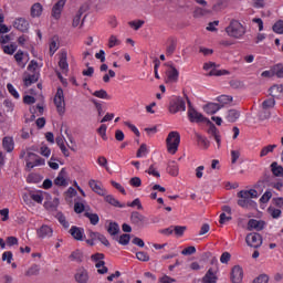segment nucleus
Masks as SVG:
<instances>
[{"label":"nucleus","instance_id":"1","mask_svg":"<svg viewBox=\"0 0 283 283\" xmlns=\"http://www.w3.org/2000/svg\"><path fill=\"white\" fill-rule=\"evenodd\" d=\"M226 33L231 39H242L247 34V28L243 27L238 20L232 19L226 28Z\"/></svg>","mask_w":283,"mask_h":283},{"label":"nucleus","instance_id":"2","mask_svg":"<svg viewBox=\"0 0 283 283\" xmlns=\"http://www.w3.org/2000/svg\"><path fill=\"white\" fill-rule=\"evenodd\" d=\"M167 151L168 154H176L178 151V147H180V133L172 130L168 134L166 138Z\"/></svg>","mask_w":283,"mask_h":283},{"label":"nucleus","instance_id":"3","mask_svg":"<svg viewBox=\"0 0 283 283\" xmlns=\"http://www.w3.org/2000/svg\"><path fill=\"white\" fill-rule=\"evenodd\" d=\"M53 103L56 107L57 114L63 116V114H65V94L63 93L62 87H57Z\"/></svg>","mask_w":283,"mask_h":283},{"label":"nucleus","instance_id":"4","mask_svg":"<svg viewBox=\"0 0 283 283\" xmlns=\"http://www.w3.org/2000/svg\"><path fill=\"white\" fill-rule=\"evenodd\" d=\"M168 109L170 114H178V112H185L187 109V104L182 97L172 96Z\"/></svg>","mask_w":283,"mask_h":283},{"label":"nucleus","instance_id":"5","mask_svg":"<svg viewBox=\"0 0 283 283\" xmlns=\"http://www.w3.org/2000/svg\"><path fill=\"white\" fill-rule=\"evenodd\" d=\"M25 163L28 169H34V167H43V165H45V159L34 153H28Z\"/></svg>","mask_w":283,"mask_h":283},{"label":"nucleus","instance_id":"6","mask_svg":"<svg viewBox=\"0 0 283 283\" xmlns=\"http://www.w3.org/2000/svg\"><path fill=\"white\" fill-rule=\"evenodd\" d=\"M91 260L93 262H96L95 266L97 269V273H99V275H105V273H107L108 269L107 266H105V254L103 253H95L91 256Z\"/></svg>","mask_w":283,"mask_h":283},{"label":"nucleus","instance_id":"7","mask_svg":"<svg viewBox=\"0 0 283 283\" xmlns=\"http://www.w3.org/2000/svg\"><path fill=\"white\" fill-rule=\"evenodd\" d=\"M245 242L252 249H260L262 247V235L258 232H251L245 237Z\"/></svg>","mask_w":283,"mask_h":283},{"label":"nucleus","instance_id":"8","mask_svg":"<svg viewBox=\"0 0 283 283\" xmlns=\"http://www.w3.org/2000/svg\"><path fill=\"white\" fill-rule=\"evenodd\" d=\"M188 117L190 123H205V116L202 113H198V111L191 106V102L188 101Z\"/></svg>","mask_w":283,"mask_h":283},{"label":"nucleus","instance_id":"9","mask_svg":"<svg viewBox=\"0 0 283 283\" xmlns=\"http://www.w3.org/2000/svg\"><path fill=\"white\" fill-rule=\"evenodd\" d=\"M130 222L132 224H135V227L143 228L145 227V224H147V217H145L138 211H133L130 214Z\"/></svg>","mask_w":283,"mask_h":283},{"label":"nucleus","instance_id":"10","mask_svg":"<svg viewBox=\"0 0 283 283\" xmlns=\"http://www.w3.org/2000/svg\"><path fill=\"white\" fill-rule=\"evenodd\" d=\"M65 3H67V0H59L52 8L51 17L59 21L61 19V14L63 12V9L65 8Z\"/></svg>","mask_w":283,"mask_h":283},{"label":"nucleus","instance_id":"11","mask_svg":"<svg viewBox=\"0 0 283 283\" xmlns=\"http://www.w3.org/2000/svg\"><path fill=\"white\" fill-rule=\"evenodd\" d=\"M69 233L77 242H83L85 240V229L76 226H72Z\"/></svg>","mask_w":283,"mask_h":283},{"label":"nucleus","instance_id":"12","mask_svg":"<svg viewBox=\"0 0 283 283\" xmlns=\"http://www.w3.org/2000/svg\"><path fill=\"white\" fill-rule=\"evenodd\" d=\"M243 279H244V271L240 265H234L231 270L232 283H242Z\"/></svg>","mask_w":283,"mask_h":283},{"label":"nucleus","instance_id":"13","mask_svg":"<svg viewBox=\"0 0 283 283\" xmlns=\"http://www.w3.org/2000/svg\"><path fill=\"white\" fill-rule=\"evenodd\" d=\"M36 235L41 240H45V238H52V235H54V230L52 229V227L43 224L36 230Z\"/></svg>","mask_w":283,"mask_h":283},{"label":"nucleus","instance_id":"14","mask_svg":"<svg viewBox=\"0 0 283 283\" xmlns=\"http://www.w3.org/2000/svg\"><path fill=\"white\" fill-rule=\"evenodd\" d=\"M13 28L20 32H28L30 30V22L25 18H17L13 22Z\"/></svg>","mask_w":283,"mask_h":283},{"label":"nucleus","instance_id":"15","mask_svg":"<svg viewBox=\"0 0 283 283\" xmlns=\"http://www.w3.org/2000/svg\"><path fill=\"white\" fill-rule=\"evenodd\" d=\"M266 222L263 220L250 219L248 221V231H262L265 227Z\"/></svg>","mask_w":283,"mask_h":283},{"label":"nucleus","instance_id":"16","mask_svg":"<svg viewBox=\"0 0 283 283\" xmlns=\"http://www.w3.org/2000/svg\"><path fill=\"white\" fill-rule=\"evenodd\" d=\"M202 283H217L218 282V271L210 268L201 280Z\"/></svg>","mask_w":283,"mask_h":283},{"label":"nucleus","instance_id":"17","mask_svg":"<svg viewBox=\"0 0 283 283\" xmlns=\"http://www.w3.org/2000/svg\"><path fill=\"white\" fill-rule=\"evenodd\" d=\"M88 187L92 189V191H94V193H97V196H107V190L101 187V185H98V182L94 179L88 181Z\"/></svg>","mask_w":283,"mask_h":283},{"label":"nucleus","instance_id":"18","mask_svg":"<svg viewBox=\"0 0 283 283\" xmlns=\"http://www.w3.org/2000/svg\"><path fill=\"white\" fill-rule=\"evenodd\" d=\"M166 76L167 83H176L178 81V76H180V73L174 66H169L166 71Z\"/></svg>","mask_w":283,"mask_h":283},{"label":"nucleus","instance_id":"19","mask_svg":"<svg viewBox=\"0 0 283 283\" xmlns=\"http://www.w3.org/2000/svg\"><path fill=\"white\" fill-rule=\"evenodd\" d=\"M90 281V274L87 273V270L80 269L75 273V282L77 283H87Z\"/></svg>","mask_w":283,"mask_h":283},{"label":"nucleus","instance_id":"20","mask_svg":"<svg viewBox=\"0 0 283 283\" xmlns=\"http://www.w3.org/2000/svg\"><path fill=\"white\" fill-rule=\"evenodd\" d=\"M84 12H85V10L83 9V7H81L73 18V21H72L73 28H78L80 25H81V28H83V23H85V19H83L82 21H81V19L83 17Z\"/></svg>","mask_w":283,"mask_h":283},{"label":"nucleus","instance_id":"21","mask_svg":"<svg viewBox=\"0 0 283 283\" xmlns=\"http://www.w3.org/2000/svg\"><path fill=\"white\" fill-rule=\"evenodd\" d=\"M30 14L32 19H39V17L43 14V4H41L40 2H35L34 4H32Z\"/></svg>","mask_w":283,"mask_h":283},{"label":"nucleus","instance_id":"22","mask_svg":"<svg viewBox=\"0 0 283 283\" xmlns=\"http://www.w3.org/2000/svg\"><path fill=\"white\" fill-rule=\"evenodd\" d=\"M208 134H210V136H212L217 143L218 148H220V145L222 143V139L220 137V130H218V128L216 127V125L211 124L209 129H208Z\"/></svg>","mask_w":283,"mask_h":283},{"label":"nucleus","instance_id":"23","mask_svg":"<svg viewBox=\"0 0 283 283\" xmlns=\"http://www.w3.org/2000/svg\"><path fill=\"white\" fill-rule=\"evenodd\" d=\"M2 147L8 154L14 151V139L10 136L3 137Z\"/></svg>","mask_w":283,"mask_h":283},{"label":"nucleus","instance_id":"24","mask_svg":"<svg viewBox=\"0 0 283 283\" xmlns=\"http://www.w3.org/2000/svg\"><path fill=\"white\" fill-rule=\"evenodd\" d=\"M220 109H222V106L218 103H208L203 106V111L206 114H210V116H212V114H217Z\"/></svg>","mask_w":283,"mask_h":283},{"label":"nucleus","instance_id":"25","mask_svg":"<svg viewBox=\"0 0 283 283\" xmlns=\"http://www.w3.org/2000/svg\"><path fill=\"white\" fill-rule=\"evenodd\" d=\"M238 198H243L251 200V198H258V190L250 189V190H241L238 192Z\"/></svg>","mask_w":283,"mask_h":283},{"label":"nucleus","instance_id":"26","mask_svg":"<svg viewBox=\"0 0 283 283\" xmlns=\"http://www.w3.org/2000/svg\"><path fill=\"white\" fill-rule=\"evenodd\" d=\"M104 200L108 205H112V207H117L118 209H125L126 207L125 203H120V201H118V199L114 198L112 195L105 196Z\"/></svg>","mask_w":283,"mask_h":283},{"label":"nucleus","instance_id":"27","mask_svg":"<svg viewBox=\"0 0 283 283\" xmlns=\"http://www.w3.org/2000/svg\"><path fill=\"white\" fill-rule=\"evenodd\" d=\"M238 118H240V111L232 108L227 112L226 120L228 123H235Z\"/></svg>","mask_w":283,"mask_h":283},{"label":"nucleus","instance_id":"28","mask_svg":"<svg viewBox=\"0 0 283 283\" xmlns=\"http://www.w3.org/2000/svg\"><path fill=\"white\" fill-rule=\"evenodd\" d=\"M59 67L62 72H67L70 70V64L67 63V53L63 52L60 56Z\"/></svg>","mask_w":283,"mask_h":283},{"label":"nucleus","instance_id":"29","mask_svg":"<svg viewBox=\"0 0 283 283\" xmlns=\"http://www.w3.org/2000/svg\"><path fill=\"white\" fill-rule=\"evenodd\" d=\"M271 171L276 178H283V167L277 165V161L271 164Z\"/></svg>","mask_w":283,"mask_h":283},{"label":"nucleus","instance_id":"30","mask_svg":"<svg viewBox=\"0 0 283 283\" xmlns=\"http://www.w3.org/2000/svg\"><path fill=\"white\" fill-rule=\"evenodd\" d=\"M196 139H197L199 147H202V149H209L210 143H209V139H207V137L197 133Z\"/></svg>","mask_w":283,"mask_h":283},{"label":"nucleus","instance_id":"31","mask_svg":"<svg viewBox=\"0 0 283 283\" xmlns=\"http://www.w3.org/2000/svg\"><path fill=\"white\" fill-rule=\"evenodd\" d=\"M218 103H220V107H224V105H229L230 103H233V96L230 95H220L217 97Z\"/></svg>","mask_w":283,"mask_h":283},{"label":"nucleus","instance_id":"32","mask_svg":"<svg viewBox=\"0 0 283 283\" xmlns=\"http://www.w3.org/2000/svg\"><path fill=\"white\" fill-rule=\"evenodd\" d=\"M177 45H178V42L176 41V39H174V38L169 39V44L166 49V54L168 56H171V54H174L176 52Z\"/></svg>","mask_w":283,"mask_h":283},{"label":"nucleus","instance_id":"33","mask_svg":"<svg viewBox=\"0 0 283 283\" xmlns=\"http://www.w3.org/2000/svg\"><path fill=\"white\" fill-rule=\"evenodd\" d=\"M274 149H277V145H268L261 149L260 157L264 158V156H269V154H273Z\"/></svg>","mask_w":283,"mask_h":283},{"label":"nucleus","instance_id":"34","mask_svg":"<svg viewBox=\"0 0 283 283\" xmlns=\"http://www.w3.org/2000/svg\"><path fill=\"white\" fill-rule=\"evenodd\" d=\"M24 85L25 87H30V85L36 83V81H39V74L33 73L31 75H28L27 77H24Z\"/></svg>","mask_w":283,"mask_h":283},{"label":"nucleus","instance_id":"35","mask_svg":"<svg viewBox=\"0 0 283 283\" xmlns=\"http://www.w3.org/2000/svg\"><path fill=\"white\" fill-rule=\"evenodd\" d=\"M84 217L88 218V220H90L91 224H93V227H96V224H98V222H101V218L96 213L85 212Z\"/></svg>","mask_w":283,"mask_h":283},{"label":"nucleus","instance_id":"36","mask_svg":"<svg viewBox=\"0 0 283 283\" xmlns=\"http://www.w3.org/2000/svg\"><path fill=\"white\" fill-rule=\"evenodd\" d=\"M272 72L276 78H283V64L277 63L272 66Z\"/></svg>","mask_w":283,"mask_h":283},{"label":"nucleus","instance_id":"37","mask_svg":"<svg viewBox=\"0 0 283 283\" xmlns=\"http://www.w3.org/2000/svg\"><path fill=\"white\" fill-rule=\"evenodd\" d=\"M120 231V227L116 222H111L107 228V232L109 235H118V232Z\"/></svg>","mask_w":283,"mask_h":283},{"label":"nucleus","instance_id":"38","mask_svg":"<svg viewBox=\"0 0 283 283\" xmlns=\"http://www.w3.org/2000/svg\"><path fill=\"white\" fill-rule=\"evenodd\" d=\"M29 196H30L31 200H33V202H36L38 205L43 203V193L42 192L31 191V192H29Z\"/></svg>","mask_w":283,"mask_h":283},{"label":"nucleus","instance_id":"39","mask_svg":"<svg viewBox=\"0 0 283 283\" xmlns=\"http://www.w3.org/2000/svg\"><path fill=\"white\" fill-rule=\"evenodd\" d=\"M167 172L170 176H178V164H176V161H170L167 167Z\"/></svg>","mask_w":283,"mask_h":283},{"label":"nucleus","instance_id":"40","mask_svg":"<svg viewBox=\"0 0 283 283\" xmlns=\"http://www.w3.org/2000/svg\"><path fill=\"white\" fill-rule=\"evenodd\" d=\"M17 44L12 43V44H8V45H3L2 50L4 52V54H9L10 56H12V54H14L17 52Z\"/></svg>","mask_w":283,"mask_h":283},{"label":"nucleus","instance_id":"41","mask_svg":"<svg viewBox=\"0 0 283 283\" xmlns=\"http://www.w3.org/2000/svg\"><path fill=\"white\" fill-rule=\"evenodd\" d=\"M270 94L271 96L275 97V96H280V94H283V85H273L270 88Z\"/></svg>","mask_w":283,"mask_h":283},{"label":"nucleus","instance_id":"42","mask_svg":"<svg viewBox=\"0 0 283 283\" xmlns=\"http://www.w3.org/2000/svg\"><path fill=\"white\" fill-rule=\"evenodd\" d=\"M93 96L96 98H103L104 101H109V94H107V91L105 90L95 91Z\"/></svg>","mask_w":283,"mask_h":283},{"label":"nucleus","instance_id":"43","mask_svg":"<svg viewBox=\"0 0 283 283\" xmlns=\"http://www.w3.org/2000/svg\"><path fill=\"white\" fill-rule=\"evenodd\" d=\"M273 32L275 34H283V20L276 21L272 27Z\"/></svg>","mask_w":283,"mask_h":283},{"label":"nucleus","instance_id":"44","mask_svg":"<svg viewBox=\"0 0 283 283\" xmlns=\"http://www.w3.org/2000/svg\"><path fill=\"white\" fill-rule=\"evenodd\" d=\"M209 12H211V11L198 7V8H196L195 11H193V17H195V18L205 17V15L209 14Z\"/></svg>","mask_w":283,"mask_h":283},{"label":"nucleus","instance_id":"45","mask_svg":"<svg viewBox=\"0 0 283 283\" xmlns=\"http://www.w3.org/2000/svg\"><path fill=\"white\" fill-rule=\"evenodd\" d=\"M172 229L178 238H182V235H185V231H187V227L185 226H175Z\"/></svg>","mask_w":283,"mask_h":283},{"label":"nucleus","instance_id":"46","mask_svg":"<svg viewBox=\"0 0 283 283\" xmlns=\"http://www.w3.org/2000/svg\"><path fill=\"white\" fill-rule=\"evenodd\" d=\"M70 260H72L73 262H82L83 253H81V251L76 250L71 253Z\"/></svg>","mask_w":283,"mask_h":283},{"label":"nucleus","instance_id":"47","mask_svg":"<svg viewBox=\"0 0 283 283\" xmlns=\"http://www.w3.org/2000/svg\"><path fill=\"white\" fill-rule=\"evenodd\" d=\"M60 224H62V227H64V229H70V222L67 221V219H65L63 213H57L56 216Z\"/></svg>","mask_w":283,"mask_h":283},{"label":"nucleus","instance_id":"48","mask_svg":"<svg viewBox=\"0 0 283 283\" xmlns=\"http://www.w3.org/2000/svg\"><path fill=\"white\" fill-rule=\"evenodd\" d=\"M129 240H132V237L125 233L119 237L118 243L122 244V247H127V244H129Z\"/></svg>","mask_w":283,"mask_h":283},{"label":"nucleus","instance_id":"49","mask_svg":"<svg viewBox=\"0 0 283 283\" xmlns=\"http://www.w3.org/2000/svg\"><path fill=\"white\" fill-rule=\"evenodd\" d=\"M238 205H239V207H242L243 209H247L248 207H251V205H253V200L240 198L238 200Z\"/></svg>","mask_w":283,"mask_h":283},{"label":"nucleus","instance_id":"50","mask_svg":"<svg viewBox=\"0 0 283 283\" xmlns=\"http://www.w3.org/2000/svg\"><path fill=\"white\" fill-rule=\"evenodd\" d=\"M97 134H99L103 140H107V125L102 124L97 129Z\"/></svg>","mask_w":283,"mask_h":283},{"label":"nucleus","instance_id":"51","mask_svg":"<svg viewBox=\"0 0 283 283\" xmlns=\"http://www.w3.org/2000/svg\"><path fill=\"white\" fill-rule=\"evenodd\" d=\"M136 258L139 262H149V254L147 252L139 251L136 253Z\"/></svg>","mask_w":283,"mask_h":283},{"label":"nucleus","instance_id":"52","mask_svg":"<svg viewBox=\"0 0 283 283\" xmlns=\"http://www.w3.org/2000/svg\"><path fill=\"white\" fill-rule=\"evenodd\" d=\"M116 45H120V40L116 35H111L108 39V48H116Z\"/></svg>","mask_w":283,"mask_h":283},{"label":"nucleus","instance_id":"53","mask_svg":"<svg viewBox=\"0 0 283 283\" xmlns=\"http://www.w3.org/2000/svg\"><path fill=\"white\" fill-rule=\"evenodd\" d=\"M129 28H133L134 30H140L143 25H145V21L137 20V21H130L128 22Z\"/></svg>","mask_w":283,"mask_h":283},{"label":"nucleus","instance_id":"54","mask_svg":"<svg viewBox=\"0 0 283 283\" xmlns=\"http://www.w3.org/2000/svg\"><path fill=\"white\" fill-rule=\"evenodd\" d=\"M49 48L51 56H54V54H56V50H59V43L56 42V40H51Z\"/></svg>","mask_w":283,"mask_h":283},{"label":"nucleus","instance_id":"55","mask_svg":"<svg viewBox=\"0 0 283 283\" xmlns=\"http://www.w3.org/2000/svg\"><path fill=\"white\" fill-rule=\"evenodd\" d=\"M126 206L132 208L137 207L139 211H143V203L140 202L139 198H136L135 200H133V202H127Z\"/></svg>","mask_w":283,"mask_h":283},{"label":"nucleus","instance_id":"56","mask_svg":"<svg viewBox=\"0 0 283 283\" xmlns=\"http://www.w3.org/2000/svg\"><path fill=\"white\" fill-rule=\"evenodd\" d=\"M7 90L9 92V94H11V96H13V98H20L19 92H17V88H14V85L12 84H7Z\"/></svg>","mask_w":283,"mask_h":283},{"label":"nucleus","instance_id":"57","mask_svg":"<svg viewBox=\"0 0 283 283\" xmlns=\"http://www.w3.org/2000/svg\"><path fill=\"white\" fill-rule=\"evenodd\" d=\"M266 6V0H252V8L260 10Z\"/></svg>","mask_w":283,"mask_h":283},{"label":"nucleus","instance_id":"58","mask_svg":"<svg viewBox=\"0 0 283 283\" xmlns=\"http://www.w3.org/2000/svg\"><path fill=\"white\" fill-rule=\"evenodd\" d=\"M262 107L263 109H270L271 107H275V99L273 98L265 99L262 103Z\"/></svg>","mask_w":283,"mask_h":283},{"label":"nucleus","instance_id":"59","mask_svg":"<svg viewBox=\"0 0 283 283\" xmlns=\"http://www.w3.org/2000/svg\"><path fill=\"white\" fill-rule=\"evenodd\" d=\"M12 258H13V254L11 251H6L2 253V260H3V262H7L8 264H12Z\"/></svg>","mask_w":283,"mask_h":283},{"label":"nucleus","instance_id":"60","mask_svg":"<svg viewBox=\"0 0 283 283\" xmlns=\"http://www.w3.org/2000/svg\"><path fill=\"white\" fill-rule=\"evenodd\" d=\"M231 261V253L229 252H223L220 256V262L221 264H229V262Z\"/></svg>","mask_w":283,"mask_h":283},{"label":"nucleus","instance_id":"61","mask_svg":"<svg viewBox=\"0 0 283 283\" xmlns=\"http://www.w3.org/2000/svg\"><path fill=\"white\" fill-rule=\"evenodd\" d=\"M196 253V247L190 245L181 251V255H193Z\"/></svg>","mask_w":283,"mask_h":283},{"label":"nucleus","instance_id":"62","mask_svg":"<svg viewBox=\"0 0 283 283\" xmlns=\"http://www.w3.org/2000/svg\"><path fill=\"white\" fill-rule=\"evenodd\" d=\"M28 276L39 275V265L34 264L27 271Z\"/></svg>","mask_w":283,"mask_h":283},{"label":"nucleus","instance_id":"63","mask_svg":"<svg viewBox=\"0 0 283 283\" xmlns=\"http://www.w3.org/2000/svg\"><path fill=\"white\" fill-rule=\"evenodd\" d=\"M129 185L130 187H140V185H143V180H140L139 177H133L129 180Z\"/></svg>","mask_w":283,"mask_h":283},{"label":"nucleus","instance_id":"64","mask_svg":"<svg viewBox=\"0 0 283 283\" xmlns=\"http://www.w3.org/2000/svg\"><path fill=\"white\" fill-rule=\"evenodd\" d=\"M74 211H75V213H83V211H85V205H83L81 202H75Z\"/></svg>","mask_w":283,"mask_h":283}]
</instances>
